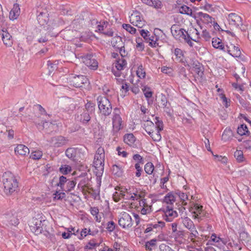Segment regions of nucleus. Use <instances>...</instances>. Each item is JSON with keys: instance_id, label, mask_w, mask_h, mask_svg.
Wrapping results in <instances>:
<instances>
[{"instance_id": "f257e3e1", "label": "nucleus", "mask_w": 251, "mask_h": 251, "mask_svg": "<svg viewBox=\"0 0 251 251\" xmlns=\"http://www.w3.org/2000/svg\"><path fill=\"white\" fill-rule=\"evenodd\" d=\"M2 178L3 191L7 196L13 195L18 192L19 182L13 174L10 172H5Z\"/></svg>"}, {"instance_id": "37998d69", "label": "nucleus", "mask_w": 251, "mask_h": 251, "mask_svg": "<svg viewBox=\"0 0 251 251\" xmlns=\"http://www.w3.org/2000/svg\"><path fill=\"white\" fill-rule=\"evenodd\" d=\"M53 200H59L62 201L64 198L66 197L65 193L62 192H60V191H56V192L53 194Z\"/></svg>"}, {"instance_id": "ea45409f", "label": "nucleus", "mask_w": 251, "mask_h": 251, "mask_svg": "<svg viewBox=\"0 0 251 251\" xmlns=\"http://www.w3.org/2000/svg\"><path fill=\"white\" fill-rule=\"evenodd\" d=\"M154 167L151 162H148L144 166L145 172L149 175H151L154 171Z\"/></svg>"}, {"instance_id": "2f4dec72", "label": "nucleus", "mask_w": 251, "mask_h": 251, "mask_svg": "<svg viewBox=\"0 0 251 251\" xmlns=\"http://www.w3.org/2000/svg\"><path fill=\"white\" fill-rule=\"evenodd\" d=\"M160 131L157 130L156 132H154L153 130H150L148 131V134L151 137L154 141H159L161 139V136L160 133Z\"/></svg>"}, {"instance_id": "052dcab7", "label": "nucleus", "mask_w": 251, "mask_h": 251, "mask_svg": "<svg viewBox=\"0 0 251 251\" xmlns=\"http://www.w3.org/2000/svg\"><path fill=\"white\" fill-rule=\"evenodd\" d=\"M169 179V174L168 175V176L161 178L160 187L162 189H166L167 190H168V189L167 188L166 185H165L164 184H165V183H166L168 181Z\"/></svg>"}, {"instance_id": "774afa93", "label": "nucleus", "mask_w": 251, "mask_h": 251, "mask_svg": "<svg viewBox=\"0 0 251 251\" xmlns=\"http://www.w3.org/2000/svg\"><path fill=\"white\" fill-rule=\"evenodd\" d=\"M150 6H153L156 8H160L161 7V2L159 0H152Z\"/></svg>"}, {"instance_id": "e433bc0d", "label": "nucleus", "mask_w": 251, "mask_h": 251, "mask_svg": "<svg viewBox=\"0 0 251 251\" xmlns=\"http://www.w3.org/2000/svg\"><path fill=\"white\" fill-rule=\"evenodd\" d=\"M42 151L36 150L32 151L30 155V158L33 160H39L42 157Z\"/></svg>"}, {"instance_id": "69168bd1", "label": "nucleus", "mask_w": 251, "mask_h": 251, "mask_svg": "<svg viewBox=\"0 0 251 251\" xmlns=\"http://www.w3.org/2000/svg\"><path fill=\"white\" fill-rule=\"evenodd\" d=\"M202 37L206 41H208L211 38V36L208 31L206 29L203 30L202 32Z\"/></svg>"}, {"instance_id": "680f3d73", "label": "nucleus", "mask_w": 251, "mask_h": 251, "mask_svg": "<svg viewBox=\"0 0 251 251\" xmlns=\"http://www.w3.org/2000/svg\"><path fill=\"white\" fill-rule=\"evenodd\" d=\"M3 129L6 132H8V137L9 139H12L14 137V131L12 129H8L3 125L1 126V129Z\"/></svg>"}, {"instance_id": "412c9836", "label": "nucleus", "mask_w": 251, "mask_h": 251, "mask_svg": "<svg viewBox=\"0 0 251 251\" xmlns=\"http://www.w3.org/2000/svg\"><path fill=\"white\" fill-rule=\"evenodd\" d=\"M31 231L35 233V235H39L43 231V224H42L41 221H37L33 226H30Z\"/></svg>"}, {"instance_id": "f3484780", "label": "nucleus", "mask_w": 251, "mask_h": 251, "mask_svg": "<svg viewBox=\"0 0 251 251\" xmlns=\"http://www.w3.org/2000/svg\"><path fill=\"white\" fill-rule=\"evenodd\" d=\"M1 37L2 41L5 45L11 47L13 44L12 36L8 32L6 29L1 30Z\"/></svg>"}, {"instance_id": "e2e57ef3", "label": "nucleus", "mask_w": 251, "mask_h": 251, "mask_svg": "<svg viewBox=\"0 0 251 251\" xmlns=\"http://www.w3.org/2000/svg\"><path fill=\"white\" fill-rule=\"evenodd\" d=\"M160 251H174L170 246L165 244H161L159 246Z\"/></svg>"}, {"instance_id": "423d86ee", "label": "nucleus", "mask_w": 251, "mask_h": 251, "mask_svg": "<svg viewBox=\"0 0 251 251\" xmlns=\"http://www.w3.org/2000/svg\"><path fill=\"white\" fill-rule=\"evenodd\" d=\"M168 205L165 207H163L161 210L164 213L165 215L163 216V219L166 222H172L173 219L177 217L178 214L177 212L174 209V204H167Z\"/></svg>"}, {"instance_id": "6ab92c4d", "label": "nucleus", "mask_w": 251, "mask_h": 251, "mask_svg": "<svg viewBox=\"0 0 251 251\" xmlns=\"http://www.w3.org/2000/svg\"><path fill=\"white\" fill-rule=\"evenodd\" d=\"M18 217V214L14 211V213L11 212L7 214L6 218L10 225L16 226L19 224V219Z\"/></svg>"}, {"instance_id": "4d7b16f0", "label": "nucleus", "mask_w": 251, "mask_h": 251, "mask_svg": "<svg viewBox=\"0 0 251 251\" xmlns=\"http://www.w3.org/2000/svg\"><path fill=\"white\" fill-rule=\"evenodd\" d=\"M133 159L135 161L137 162L136 163H139V165L140 164H144V159L142 156H141L139 154H135L133 156Z\"/></svg>"}, {"instance_id": "864d4df0", "label": "nucleus", "mask_w": 251, "mask_h": 251, "mask_svg": "<svg viewBox=\"0 0 251 251\" xmlns=\"http://www.w3.org/2000/svg\"><path fill=\"white\" fill-rule=\"evenodd\" d=\"M144 93L145 97L147 99H149L152 96L153 92L151 90V89L149 87H144L142 89Z\"/></svg>"}, {"instance_id": "bf43d9fd", "label": "nucleus", "mask_w": 251, "mask_h": 251, "mask_svg": "<svg viewBox=\"0 0 251 251\" xmlns=\"http://www.w3.org/2000/svg\"><path fill=\"white\" fill-rule=\"evenodd\" d=\"M115 228V224L112 221H109L107 223V230L109 232H112Z\"/></svg>"}, {"instance_id": "13d9d810", "label": "nucleus", "mask_w": 251, "mask_h": 251, "mask_svg": "<svg viewBox=\"0 0 251 251\" xmlns=\"http://www.w3.org/2000/svg\"><path fill=\"white\" fill-rule=\"evenodd\" d=\"M165 223L162 221H158L157 224H150V226L152 227V228L157 229V228H162L165 226Z\"/></svg>"}, {"instance_id": "de8ad7c7", "label": "nucleus", "mask_w": 251, "mask_h": 251, "mask_svg": "<svg viewBox=\"0 0 251 251\" xmlns=\"http://www.w3.org/2000/svg\"><path fill=\"white\" fill-rule=\"evenodd\" d=\"M122 26L123 28L131 34H135L136 33V29L131 26L129 24H124Z\"/></svg>"}, {"instance_id": "473e14b6", "label": "nucleus", "mask_w": 251, "mask_h": 251, "mask_svg": "<svg viewBox=\"0 0 251 251\" xmlns=\"http://www.w3.org/2000/svg\"><path fill=\"white\" fill-rule=\"evenodd\" d=\"M99 245L100 244L96 243L95 240H91L88 242L87 245L84 247V249L85 250L94 251V250H96V247L99 246Z\"/></svg>"}, {"instance_id": "6e6d98bb", "label": "nucleus", "mask_w": 251, "mask_h": 251, "mask_svg": "<svg viewBox=\"0 0 251 251\" xmlns=\"http://www.w3.org/2000/svg\"><path fill=\"white\" fill-rule=\"evenodd\" d=\"M233 48V54L232 56L234 57H239L241 54V52L239 47L234 46V45H231Z\"/></svg>"}, {"instance_id": "ddd939ff", "label": "nucleus", "mask_w": 251, "mask_h": 251, "mask_svg": "<svg viewBox=\"0 0 251 251\" xmlns=\"http://www.w3.org/2000/svg\"><path fill=\"white\" fill-rule=\"evenodd\" d=\"M68 139L61 135L53 137L50 139V143L53 147L59 148L66 145L68 142Z\"/></svg>"}, {"instance_id": "c85d7f7f", "label": "nucleus", "mask_w": 251, "mask_h": 251, "mask_svg": "<svg viewBox=\"0 0 251 251\" xmlns=\"http://www.w3.org/2000/svg\"><path fill=\"white\" fill-rule=\"evenodd\" d=\"M109 25V24L107 21H101L100 22V24L97 25V29L96 30V31L102 33V32L104 31V29L107 28Z\"/></svg>"}, {"instance_id": "5701e85b", "label": "nucleus", "mask_w": 251, "mask_h": 251, "mask_svg": "<svg viewBox=\"0 0 251 251\" xmlns=\"http://www.w3.org/2000/svg\"><path fill=\"white\" fill-rule=\"evenodd\" d=\"M179 12L183 14H186L190 16L195 19L197 18V16L193 13L192 9L185 5H183L180 7L179 9Z\"/></svg>"}, {"instance_id": "5fc2aeb1", "label": "nucleus", "mask_w": 251, "mask_h": 251, "mask_svg": "<svg viewBox=\"0 0 251 251\" xmlns=\"http://www.w3.org/2000/svg\"><path fill=\"white\" fill-rule=\"evenodd\" d=\"M232 134V131L230 128H226L222 134V139L226 140L229 139Z\"/></svg>"}, {"instance_id": "bb28decb", "label": "nucleus", "mask_w": 251, "mask_h": 251, "mask_svg": "<svg viewBox=\"0 0 251 251\" xmlns=\"http://www.w3.org/2000/svg\"><path fill=\"white\" fill-rule=\"evenodd\" d=\"M96 104L92 101H89L85 104V109L84 111L87 112L91 114H94L95 111Z\"/></svg>"}, {"instance_id": "338daca9", "label": "nucleus", "mask_w": 251, "mask_h": 251, "mask_svg": "<svg viewBox=\"0 0 251 251\" xmlns=\"http://www.w3.org/2000/svg\"><path fill=\"white\" fill-rule=\"evenodd\" d=\"M152 127L153 128H154V123L151 121H149V120H147L146 121V123H145L144 124V127L146 130V131L148 133V130H147V127Z\"/></svg>"}, {"instance_id": "09e8293b", "label": "nucleus", "mask_w": 251, "mask_h": 251, "mask_svg": "<svg viewBox=\"0 0 251 251\" xmlns=\"http://www.w3.org/2000/svg\"><path fill=\"white\" fill-rule=\"evenodd\" d=\"M234 155L238 162H241L243 161L244 157L243 152L242 151L237 150L236 151H235Z\"/></svg>"}, {"instance_id": "603ef678", "label": "nucleus", "mask_w": 251, "mask_h": 251, "mask_svg": "<svg viewBox=\"0 0 251 251\" xmlns=\"http://www.w3.org/2000/svg\"><path fill=\"white\" fill-rule=\"evenodd\" d=\"M136 74L140 78H144L146 75V72L144 70L143 66L140 65L136 71Z\"/></svg>"}, {"instance_id": "6e6552de", "label": "nucleus", "mask_w": 251, "mask_h": 251, "mask_svg": "<svg viewBox=\"0 0 251 251\" xmlns=\"http://www.w3.org/2000/svg\"><path fill=\"white\" fill-rule=\"evenodd\" d=\"M203 211V206L194 202H192L191 206L190 208V211L194 214L193 217L195 219H201L205 217L204 215H201Z\"/></svg>"}, {"instance_id": "c9c22d12", "label": "nucleus", "mask_w": 251, "mask_h": 251, "mask_svg": "<svg viewBox=\"0 0 251 251\" xmlns=\"http://www.w3.org/2000/svg\"><path fill=\"white\" fill-rule=\"evenodd\" d=\"M237 132L240 135L243 136L247 135L249 133V131L247 125L245 124H242L237 128Z\"/></svg>"}, {"instance_id": "b1692460", "label": "nucleus", "mask_w": 251, "mask_h": 251, "mask_svg": "<svg viewBox=\"0 0 251 251\" xmlns=\"http://www.w3.org/2000/svg\"><path fill=\"white\" fill-rule=\"evenodd\" d=\"M104 158H102L101 157H100V159L97 160H94V164L96 169L98 168L100 170V174L101 175L102 174L104 169Z\"/></svg>"}, {"instance_id": "aec40b11", "label": "nucleus", "mask_w": 251, "mask_h": 251, "mask_svg": "<svg viewBox=\"0 0 251 251\" xmlns=\"http://www.w3.org/2000/svg\"><path fill=\"white\" fill-rule=\"evenodd\" d=\"M16 154L22 156H25L29 153V149L24 145L19 144L15 148Z\"/></svg>"}, {"instance_id": "4c0bfd02", "label": "nucleus", "mask_w": 251, "mask_h": 251, "mask_svg": "<svg viewBox=\"0 0 251 251\" xmlns=\"http://www.w3.org/2000/svg\"><path fill=\"white\" fill-rule=\"evenodd\" d=\"M126 65V62L125 59H121L116 60L115 62V67L118 71H121L124 69V67Z\"/></svg>"}, {"instance_id": "4be33fe9", "label": "nucleus", "mask_w": 251, "mask_h": 251, "mask_svg": "<svg viewBox=\"0 0 251 251\" xmlns=\"http://www.w3.org/2000/svg\"><path fill=\"white\" fill-rule=\"evenodd\" d=\"M212 46L214 48L226 51L225 47L221 39L219 38H213L212 41Z\"/></svg>"}, {"instance_id": "cd10ccee", "label": "nucleus", "mask_w": 251, "mask_h": 251, "mask_svg": "<svg viewBox=\"0 0 251 251\" xmlns=\"http://www.w3.org/2000/svg\"><path fill=\"white\" fill-rule=\"evenodd\" d=\"M76 154V149L74 148H69L65 151V154L69 159L75 160Z\"/></svg>"}, {"instance_id": "72a5a7b5", "label": "nucleus", "mask_w": 251, "mask_h": 251, "mask_svg": "<svg viewBox=\"0 0 251 251\" xmlns=\"http://www.w3.org/2000/svg\"><path fill=\"white\" fill-rule=\"evenodd\" d=\"M76 181L74 180L69 179L65 186L64 190L66 192H69L73 190L76 185Z\"/></svg>"}, {"instance_id": "c03bdc74", "label": "nucleus", "mask_w": 251, "mask_h": 251, "mask_svg": "<svg viewBox=\"0 0 251 251\" xmlns=\"http://www.w3.org/2000/svg\"><path fill=\"white\" fill-rule=\"evenodd\" d=\"M186 34H184L182 37L183 39H184L185 42H186L191 47H192L194 44L192 40H193L195 42H196V40L193 39L190 35L188 33L187 31L186 32Z\"/></svg>"}, {"instance_id": "f8f14e48", "label": "nucleus", "mask_w": 251, "mask_h": 251, "mask_svg": "<svg viewBox=\"0 0 251 251\" xmlns=\"http://www.w3.org/2000/svg\"><path fill=\"white\" fill-rule=\"evenodd\" d=\"M227 19L230 25L237 28L239 27L241 28L240 26L243 25L241 17L235 13H231L229 14Z\"/></svg>"}, {"instance_id": "393cba45", "label": "nucleus", "mask_w": 251, "mask_h": 251, "mask_svg": "<svg viewBox=\"0 0 251 251\" xmlns=\"http://www.w3.org/2000/svg\"><path fill=\"white\" fill-rule=\"evenodd\" d=\"M136 138L132 133L126 134L124 136V141L125 143L131 146L135 141Z\"/></svg>"}, {"instance_id": "7c9ffc66", "label": "nucleus", "mask_w": 251, "mask_h": 251, "mask_svg": "<svg viewBox=\"0 0 251 251\" xmlns=\"http://www.w3.org/2000/svg\"><path fill=\"white\" fill-rule=\"evenodd\" d=\"M183 224L184 226L190 231H193V229H195L193 221L188 217H185L184 218L183 220Z\"/></svg>"}, {"instance_id": "a878e982", "label": "nucleus", "mask_w": 251, "mask_h": 251, "mask_svg": "<svg viewBox=\"0 0 251 251\" xmlns=\"http://www.w3.org/2000/svg\"><path fill=\"white\" fill-rule=\"evenodd\" d=\"M197 15H198V17L199 18H200L201 20L203 19V22L206 24H209V23L212 24L213 20H214V19L213 18L211 17L208 14H206V13H203L202 12H200L198 13Z\"/></svg>"}, {"instance_id": "9d476101", "label": "nucleus", "mask_w": 251, "mask_h": 251, "mask_svg": "<svg viewBox=\"0 0 251 251\" xmlns=\"http://www.w3.org/2000/svg\"><path fill=\"white\" fill-rule=\"evenodd\" d=\"M37 13H39L37 14V19L38 23L41 26H43L45 29L46 28V26L49 25L48 23L49 20V14L47 11L46 10H45V11H41L40 10H38Z\"/></svg>"}, {"instance_id": "20e7f679", "label": "nucleus", "mask_w": 251, "mask_h": 251, "mask_svg": "<svg viewBox=\"0 0 251 251\" xmlns=\"http://www.w3.org/2000/svg\"><path fill=\"white\" fill-rule=\"evenodd\" d=\"M176 196L182 201V204H186L187 203L185 202V201L188 199V196L186 194L182 192L179 190L168 193L164 197L163 202L166 204H174L176 201Z\"/></svg>"}, {"instance_id": "3c124183", "label": "nucleus", "mask_w": 251, "mask_h": 251, "mask_svg": "<svg viewBox=\"0 0 251 251\" xmlns=\"http://www.w3.org/2000/svg\"><path fill=\"white\" fill-rule=\"evenodd\" d=\"M135 21H133L132 19L130 20V23L133 25L137 26L139 28H141L142 25H141L140 22H141V18L139 15H136L135 16Z\"/></svg>"}, {"instance_id": "a211bd4d", "label": "nucleus", "mask_w": 251, "mask_h": 251, "mask_svg": "<svg viewBox=\"0 0 251 251\" xmlns=\"http://www.w3.org/2000/svg\"><path fill=\"white\" fill-rule=\"evenodd\" d=\"M117 39L115 42H113V47L119 50L121 55L124 57L126 55L124 43L122 42V37L118 36L117 37Z\"/></svg>"}, {"instance_id": "0e129e2a", "label": "nucleus", "mask_w": 251, "mask_h": 251, "mask_svg": "<svg viewBox=\"0 0 251 251\" xmlns=\"http://www.w3.org/2000/svg\"><path fill=\"white\" fill-rule=\"evenodd\" d=\"M19 15V12H18V10H17L16 12H15V10H11L10 12L9 18L10 20H14L16 19Z\"/></svg>"}, {"instance_id": "7ed1b4c3", "label": "nucleus", "mask_w": 251, "mask_h": 251, "mask_svg": "<svg viewBox=\"0 0 251 251\" xmlns=\"http://www.w3.org/2000/svg\"><path fill=\"white\" fill-rule=\"evenodd\" d=\"M99 110L104 116H109L112 112V106L109 100L105 96H99L97 99Z\"/></svg>"}, {"instance_id": "f03ea898", "label": "nucleus", "mask_w": 251, "mask_h": 251, "mask_svg": "<svg viewBox=\"0 0 251 251\" xmlns=\"http://www.w3.org/2000/svg\"><path fill=\"white\" fill-rule=\"evenodd\" d=\"M67 79L70 85L76 88H85L90 84L88 78L83 75L71 74Z\"/></svg>"}, {"instance_id": "58836bf2", "label": "nucleus", "mask_w": 251, "mask_h": 251, "mask_svg": "<svg viewBox=\"0 0 251 251\" xmlns=\"http://www.w3.org/2000/svg\"><path fill=\"white\" fill-rule=\"evenodd\" d=\"M138 31L141 36L144 39L145 41L148 42L150 41V37L151 36L150 32L147 30L140 29H139Z\"/></svg>"}, {"instance_id": "39448f33", "label": "nucleus", "mask_w": 251, "mask_h": 251, "mask_svg": "<svg viewBox=\"0 0 251 251\" xmlns=\"http://www.w3.org/2000/svg\"><path fill=\"white\" fill-rule=\"evenodd\" d=\"M123 121L120 115L116 114L112 118L113 128L111 131V135L113 137V140L116 141L120 135L119 131L122 129Z\"/></svg>"}, {"instance_id": "f704fd0d", "label": "nucleus", "mask_w": 251, "mask_h": 251, "mask_svg": "<svg viewBox=\"0 0 251 251\" xmlns=\"http://www.w3.org/2000/svg\"><path fill=\"white\" fill-rule=\"evenodd\" d=\"M69 179H67L66 176H62L59 177V182L57 183V186L60 188L62 191H64L65 186Z\"/></svg>"}, {"instance_id": "8fccbe9b", "label": "nucleus", "mask_w": 251, "mask_h": 251, "mask_svg": "<svg viewBox=\"0 0 251 251\" xmlns=\"http://www.w3.org/2000/svg\"><path fill=\"white\" fill-rule=\"evenodd\" d=\"M168 100L166 96L163 94H161L160 96V104L162 107L164 108L169 109L168 106Z\"/></svg>"}, {"instance_id": "a19ab883", "label": "nucleus", "mask_w": 251, "mask_h": 251, "mask_svg": "<svg viewBox=\"0 0 251 251\" xmlns=\"http://www.w3.org/2000/svg\"><path fill=\"white\" fill-rule=\"evenodd\" d=\"M59 170L61 174L65 175L71 172L72 168L68 165H63L59 168Z\"/></svg>"}, {"instance_id": "79ce46f5", "label": "nucleus", "mask_w": 251, "mask_h": 251, "mask_svg": "<svg viewBox=\"0 0 251 251\" xmlns=\"http://www.w3.org/2000/svg\"><path fill=\"white\" fill-rule=\"evenodd\" d=\"M156 239H153L149 241L146 242L145 245L146 250L151 251L152 250V248L156 246Z\"/></svg>"}, {"instance_id": "9b49d317", "label": "nucleus", "mask_w": 251, "mask_h": 251, "mask_svg": "<svg viewBox=\"0 0 251 251\" xmlns=\"http://www.w3.org/2000/svg\"><path fill=\"white\" fill-rule=\"evenodd\" d=\"M60 33L64 39L71 41L77 37V31L75 29H71L70 27H67L61 30Z\"/></svg>"}, {"instance_id": "49530a36", "label": "nucleus", "mask_w": 251, "mask_h": 251, "mask_svg": "<svg viewBox=\"0 0 251 251\" xmlns=\"http://www.w3.org/2000/svg\"><path fill=\"white\" fill-rule=\"evenodd\" d=\"M159 39V37L157 36H151L150 37V41L148 43L149 44V46L151 47H156L158 46V43L157 41Z\"/></svg>"}, {"instance_id": "0eeeda50", "label": "nucleus", "mask_w": 251, "mask_h": 251, "mask_svg": "<svg viewBox=\"0 0 251 251\" xmlns=\"http://www.w3.org/2000/svg\"><path fill=\"white\" fill-rule=\"evenodd\" d=\"M119 225L123 228H129L133 223L131 216L126 212H124L118 221Z\"/></svg>"}, {"instance_id": "c756f323", "label": "nucleus", "mask_w": 251, "mask_h": 251, "mask_svg": "<svg viewBox=\"0 0 251 251\" xmlns=\"http://www.w3.org/2000/svg\"><path fill=\"white\" fill-rule=\"evenodd\" d=\"M111 171L114 175L118 177H120L122 176L123 169L120 165L116 164L113 165L111 169Z\"/></svg>"}, {"instance_id": "dca6fc26", "label": "nucleus", "mask_w": 251, "mask_h": 251, "mask_svg": "<svg viewBox=\"0 0 251 251\" xmlns=\"http://www.w3.org/2000/svg\"><path fill=\"white\" fill-rule=\"evenodd\" d=\"M171 31L176 39L182 37L185 34L184 32H186L183 28H180L177 25H173L171 26Z\"/></svg>"}, {"instance_id": "2eb2a0df", "label": "nucleus", "mask_w": 251, "mask_h": 251, "mask_svg": "<svg viewBox=\"0 0 251 251\" xmlns=\"http://www.w3.org/2000/svg\"><path fill=\"white\" fill-rule=\"evenodd\" d=\"M92 114L87 113V112H83L80 115H77L76 119L81 123L83 125H87L89 122L91 120V115Z\"/></svg>"}, {"instance_id": "4468645a", "label": "nucleus", "mask_w": 251, "mask_h": 251, "mask_svg": "<svg viewBox=\"0 0 251 251\" xmlns=\"http://www.w3.org/2000/svg\"><path fill=\"white\" fill-rule=\"evenodd\" d=\"M46 27L47 28L45 30L47 32L37 40V41L40 43H43L48 41L49 36H56L57 35V33H51L53 28L50 25H48Z\"/></svg>"}, {"instance_id": "1a4fd4ad", "label": "nucleus", "mask_w": 251, "mask_h": 251, "mask_svg": "<svg viewBox=\"0 0 251 251\" xmlns=\"http://www.w3.org/2000/svg\"><path fill=\"white\" fill-rule=\"evenodd\" d=\"M84 63L90 69L96 70L98 67V62L95 57L91 54L86 55L83 58Z\"/></svg>"}, {"instance_id": "a18cd8bd", "label": "nucleus", "mask_w": 251, "mask_h": 251, "mask_svg": "<svg viewBox=\"0 0 251 251\" xmlns=\"http://www.w3.org/2000/svg\"><path fill=\"white\" fill-rule=\"evenodd\" d=\"M155 120L156 121L155 122V123L156 126H154V128H156L158 131H161L163 129V123L161 120H159V118L158 117H155Z\"/></svg>"}]
</instances>
